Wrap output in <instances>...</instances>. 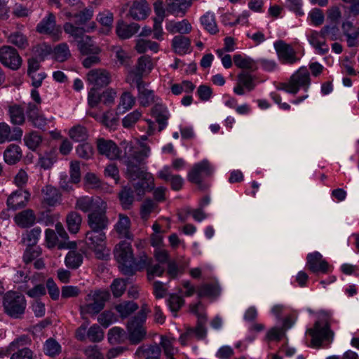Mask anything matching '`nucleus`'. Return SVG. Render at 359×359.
Masks as SVG:
<instances>
[{
  "mask_svg": "<svg viewBox=\"0 0 359 359\" xmlns=\"http://www.w3.org/2000/svg\"><path fill=\"white\" fill-rule=\"evenodd\" d=\"M124 154L121 158L126 166V175L132 180L147 179L149 173L146 172L144 165L150 154V147L144 144L134 146L131 142H121Z\"/></svg>",
  "mask_w": 359,
  "mask_h": 359,
  "instance_id": "1",
  "label": "nucleus"
},
{
  "mask_svg": "<svg viewBox=\"0 0 359 359\" xmlns=\"http://www.w3.org/2000/svg\"><path fill=\"white\" fill-rule=\"evenodd\" d=\"M311 337V344L316 348L322 346L323 342L331 343L334 337V332L330 329V316L326 313H322L320 320L316 321L312 328L306 331Z\"/></svg>",
  "mask_w": 359,
  "mask_h": 359,
  "instance_id": "2",
  "label": "nucleus"
},
{
  "mask_svg": "<svg viewBox=\"0 0 359 359\" xmlns=\"http://www.w3.org/2000/svg\"><path fill=\"white\" fill-rule=\"evenodd\" d=\"M339 34V28L335 24L325 25L320 32L312 31L309 36V41L315 48L318 53L324 55L329 50L325 39H328L331 41H335L338 39Z\"/></svg>",
  "mask_w": 359,
  "mask_h": 359,
  "instance_id": "3",
  "label": "nucleus"
},
{
  "mask_svg": "<svg viewBox=\"0 0 359 359\" xmlns=\"http://www.w3.org/2000/svg\"><path fill=\"white\" fill-rule=\"evenodd\" d=\"M310 84L309 72L306 67H302L290 76L287 82L280 83L278 89L295 95L301 88L307 90Z\"/></svg>",
  "mask_w": 359,
  "mask_h": 359,
  "instance_id": "4",
  "label": "nucleus"
},
{
  "mask_svg": "<svg viewBox=\"0 0 359 359\" xmlns=\"http://www.w3.org/2000/svg\"><path fill=\"white\" fill-rule=\"evenodd\" d=\"M32 344L31 339L25 334L15 339L4 351V355H11L10 359H34V352L26 346Z\"/></svg>",
  "mask_w": 359,
  "mask_h": 359,
  "instance_id": "5",
  "label": "nucleus"
},
{
  "mask_svg": "<svg viewBox=\"0 0 359 359\" xmlns=\"http://www.w3.org/2000/svg\"><path fill=\"white\" fill-rule=\"evenodd\" d=\"M106 233L103 231L90 229L86 233L85 243L87 247L100 259H104L109 256V250L106 249Z\"/></svg>",
  "mask_w": 359,
  "mask_h": 359,
  "instance_id": "6",
  "label": "nucleus"
},
{
  "mask_svg": "<svg viewBox=\"0 0 359 359\" xmlns=\"http://www.w3.org/2000/svg\"><path fill=\"white\" fill-rule=\"evenodd\" d=\"M114 255L120 264V270L126 276L134 275L133 253L130 243L126 241L120 243L114 250Z\"/></svg>",
  "mask_w": 359,
  "mask_h": 359,
  "instance_id": "7",
  "label": "nucleus"
},
{
  "mask_svg": "<svg viewBox=\"0 0 359 359\" xmlns=\"http://www.w3.org/2000/svg\"><path fill=\"white\" fill-rule=\"evenodd\" d=\"M3 306L9 316L18 318L25 312L26 300L23 295L10 291L4 297Z\"/></svg>",
  "mask_w": 359,
  "mask_h": 359,
  "instance_id": "8",
  "label": "nucleus"
},
{
  "mask_svg": "<svg viewBox=\"0 0 359 359\" xmlns=\"http://www.w3.org/2000/svg\"><path fill=\"white\" fill-rule=\"evenodd\" d=\"M109 298V293L104 290L90 292L86 297V304L81 306V312L97 314L104 307L105 302Z\"/></svg>",
  "mask_w": 359,
  "mask_h": 359,
  "instance_id": "9",
  "label": "nucleus"
},
{
  "mask_svg": "<svg viewBox=\"0 0 359 359\" xmlns=\"http://www.w3.org/2000/svg\"><path fill=\"white\" fill-rule=\"evenodd\" d=\"M36 31L40 34L51 36L54 41L60 39L62 31L59 26L56 25L55 17L52 13H49L36 26Z\"/></svg>",
  "mask_w": 359,
  "mask_h": 359,
  "instance_id": "10",
  "label": "nucleus"
},
{
  "mask_svg": "<svg viewBox=\"0 0 359 359\" xmlns=\"http://www.w3.org/2000/svg\"><path fill=\"white\" fill-rule=\"evenodd\" d=\"M153 68L151 57L148 55L140 57L135 68L129 72L126 81L133 85L135 81H142V75L147 71L150 72Z\"/></svg>",
  "mask_w": 359,
  "mask_h": 359,
  "instance_id": "11",
  "label": "nucleus"
},
{
  "mask_svg": "<svg viewBox=\"0 0 359 359\" xmlns=\"http://www.w3.org/2000/svg\"><path fill=\"white\" fill-rule=\"evenodd\" d=\"M76 208L83 212H93L99 210L107 209V203L99 196H83L76 200Z\"/></svg>",
  "mask_w": 359,
  "mask_h": 359,
  "instance_id": "12",
  "label": "nucleus"
},
{
  "mask_svg": "<svg viewBox=\"0 0 359 359\" xmlns=\"http://www.w3.org/2000/svg\"><path fill=\"white\" fill-rule=\"evenodd\" d=\"M144 322L134 318L128 322V339L132 344H137L145 338L147 331L144 327Z\"/></svg>",
  "mask_w": 359,
  "mask_h": 359,
  "instance_id": "13",
  "label": "nucleus"
},
{
  "mask_svg": "<svg viewBox=\"0 0 359 359\" xmlns=\"http://www.w3.org/2000/svg\"><path fill=\"white\" fill-rule=\"evenodd\" d=\"M0 61L4 65L13 70L19 69L22 64V59L18 51L11 46H3L0 48Z\"/></svg>",
  "mask_w": 359,
  "mask_h": 359,
  "instance_id": "14",
  "label": "nucleus"
},
{
  "mask_svg": "<svg viewBox=\"0 0 359 359\" xmlns=\"http://www.w3.org/2000/svg\"><path fill=\"white\" fill-rule=\"evenodd\" d=\"M279 60L283 64L293 65L299 60L294 49L283 41H278L274 43Z\"/></svg>",
  "mask_w": 359,
  "mask_h": 359,
  "instance_id": "15",
  "label": "nucleus"
},
{
  "mask_svg": "<svg viewBox=\"0 0 359 359\" xmlns=\"http://www.w3.org/2000/svg\"><path fill=\"white\" fill-rule=\"evenodd\" d=\"M213 169L207 160H203L195 164L188 174V180L198 185L201 184L205 177L212 173Z\"/></svg>",
  "mask_w": 359,
  "mask_h": 359,
  "instance_id": "16",
  "label": "nucleus"
},
{
  "mask_svg": "<svg viewBox=\"0 0 359 359\" xmlns=\"http://www.w3.org/2000/svg\"><path fill=\"white\" fill-rule=\"evenodd\" d=\"M96 146L100 154L105 156L110 160H116L120 158L121 150L114 142L104 138H98Z\"/></svg>",
  "mask_w": 359,
  "mask_h": 359,
  "instance_id": "17",
  "label": "nucleus"
},
{
  "mask_svg": "<svg viewBox=\"0 0 359 359\" xmlns=\"http://www.w3.org/2000/svg\"><path fill=\"white\" fill-rule=\"evenodd\" d=\"M26 115L28 121L38 129H43L47 125V118L40 113L37 104L29 102L26 107Z\"/></svg>",
  "mask_w": 359,
  "mask_h": 359,
  "instance_id": "18",
  "label": "nucleus"
},
{
  "mask_svg": "<svg viewBox=\"0 0 359 359\" xmlns=\"http://www.w3.org/2000/svg\"><path fill=\"white\" fill-rule=\"evenodd\" d=\"M26 115L28 121L38 129H43L47 125V118L40 113L37 104L29 102L26 107Z\"/></svg>",
  "mask_w": 359,
  "mask_h": 359,
  "instance_id": "19",
  "label": "nucleus"
},
{
  "mask_svg": "<svg viewBox=\"0 0 359 359\" xmlns=\"http://www.w3.org/2000/svg\"><path fill=\"white\" fill-rule=\"evenodd\" d=\"M88 82L93 88H102L108 86L111 79V74L104 69H94L87 74Z\"/></svg>",
  "mask_w": 359,
  "mask_h": 359,
  "instance_id": "20",
  "label": "nucleus"
},
{
  "mask_svg": "<svg viewBox=\"0 0 359 359\" xmlns=\"http://www.w3.org/2000/svg\"><path fill=\"white\" fill-rule=\"evenodd\" d=\"M88 224L91 230L104 231L109 225V219L106 215V209L90 212L88 215Z\"/></svg>",
  "mask_w": 359,
  "mask_h": 359,
  "instance_id": "21",
  "label": "nucleus"
},
{
  "mask_svg": "<svg viewBox=\"0 0 359 359\" xmlns=\"http://www.w3.org/2000/svg\"><path fill=\"white\" fill-rule=\"evenodd\" d=\"M189 260L183 257L172 259L167 264L166 273L171 279H176L182 275L188 267Z\"/></svg>",
  "mask_w": 359,
  "mask_h": 359,
  "instance_id": "22",
  "label": "nucleus"
},
{
  "mask_svg": "<svg viewBox=\"0 0 359 359\" xmlns=\"http://www.w3.org/2000/svg\"><path fill=\"white\" fill-rule=\"evenodd\" d=\"M151 11L147 0H135L130 7L128 15L135 20L146 19Z\"/></svg>",
  "mask_w": 359,
  "mask_h": 359,
  "instance_id": "23",
  "label": "nucleus"
},
{
  "mask_svg": "<svg viewBox=\"0 0 359 359\" xmlns=\"http://www.w3.org/2000/svg\"><path fill=\"white\" fill-rule=\"evenodd\" d=\"M193 0H166L167 13L183 17L192 5Z\"/></svg>",
  "mask_w": 359,
  "mask_h": 359,
  "instance_id": "24",
  "label": "nucleus"
},
{
  "mask_svg": "<svg viewBox=\"0 0 359 359\" xmlns=\"http://www.w3.org/2000/svg\"><path fill=\"white\" fill-rule=\"evenodd\" d=\"M30 194L27 190L19 189L13 192L7 199L6 203L10 209L16 210L24 208L29 201Z\"/></svg>",
  "mask_w": 359,
  "mask_h": 359,
  "instance_id": "25",
  "label": "nucleus"
},
{
  "mask_svg": "<svg viewBox=\"0 0 359 359\" xmlns=\"http://www.w3.org/2000/svg\"><path fill=\"white\" fill-rule=\"evenodd\" d=\"M307 266L313 273L321 272L325 273L328 271V263L323 259L321 254L318 252L309 254L306 257Z\"/></svg>",
  "mask_w": 359,
  "mask_h": 359,
  "instance_id": "26",
  "label": "nucleus"
},
{
  "mask_svg": "<svg viewBox=\"0 0 359 359\" xmlns=\"http://www.w3.org/2000/svg\"><path fill=\"white\" fill-rule=\"evenodd\" d=\"M161 353L162 350L159 345L154 343L139 346L135 353V355L144 359H161Z\"/></svg>",
  "mask_w": 359,
  "mask_h": 359,
  "instance_id": "27",
  "label": "nucleus"
},
{
  "mask_svg": "<svg viewBox=\"0 0 359 359\" xmlns=\"http://www.w3.org/2000/svg\"><path fill=\"white\" fill-rule=\"evenodd\" d=\"M134 83L138 90L137 98L141 106L148 107L155 102L154 91L148 89L143 81H135Z\"/></svg>",
  "mask_w": 359,
  "mask_h": 359,
  "instance_id": "28",
  "label": "nucleus"
},
{
  "mask_svg": "<svg viewBox=\"0 0 359 359\" xmlns=\"http://www.w3.org/2000/svg\"><path fill=\"white\" fill-rule=\"evenodd\" d=\"M22 136V130L18 127L11 130L10 126L6 123H0V144L20 140Z\"/></svg>",
  "mask_w": 359,
  "mask_h": 359,
  "instance_id": "29",
  "label": "nucleus"
},
{
  "mask_svg": "<svg viewBox=\"0 0 359 359\" xmlns=\"http://www.w3.org/2000/svg\"><path fill=\"white\" fill-rule=\"evenodd\" d=\"M94 15V10L93 7L84 8L81 11L72 13L71 12H66L65 16L68 19H74V23L76 25H86L90 21Z\"/></svg>",
  "mask_w": 359,
  "mask_h": 359,
  "instance_id": "30",
  "label": "nucleus"
},
{
  "mask_svg": "<svg viewBox=\"0 0 359 359\" xmlns=\"http://www.w3.org/2000/svg\"><path fill=\"white\" fill-rule=\"evenodd\" d=\"M46 242L48 248H52L57 245L58 249H74L76 247L75 242H58L55 231L50 229H47L45 232Z\"/></svg>",
  "mask_w": 359,
  "mask_h": 359,
  "instance_id": "31",
  "label": "nucleus"
},
{
  "mask_svg": "<svg viewBox=\"0 0 359 359\" xmlns=\"http://www.w3.org/2000/svg\"><path fill=\"white\" fill-rule=\"evenodd\" d=\"M140 28L137 23L127 24L123 21H118L116 27V32L120 39H126L136 34Z\"/></svg>",
  "mask_w": 359,
  "mask_h": 359,
  "instance_id": "32",
  "label": "nucleus"
},
{
  "mask_svg": "<svg viewBox=\"0 0 359 359\" xmlns=\"http://www.w3.org/2000/svg\"><path fill=\"white\" fill-rule=\"evenodd\" d=\"M15 224L20 228H29L36 222V215L31 209H26L18 212L14 217Z\"/></svg>",
  "mask_w": 359,
  "mask_h": 359,
  "instance_id": "33",
  "label": "nucleus"
},
{
  "mask_svg": "<svg viewBox=\"0 0 359 359\" xmlns=\"http://www.w3.org/2000/svg\"><path fill=\"white\" fill-rule=\"evenodd\" d=\"M41 193L43 203L49 206H54L60 203L61 194L55 187L47 185L42 189Z\"/></svg>",
  "mask_w": 359,
  "mask_h": 359,
  "instance_id": "34",
  "label": "nucleus"
},
{
  "mask_svg": "<svg viewBox=\"0 0 359 359\" xmlns=\"http://www.w3.org/2000/svg\"><path fill=\"white\" fill-rule=\"evenodd\" d=\"M78 49L82 55H98L100 52V48L94 43L92 38L86 36L82 40L78 41Z\"/></svg>",
  "mask_w": 359,
  "mask_h": 359,
  "instance_id": "35",
  "label": "nucleus"
},
{
  "mask_svg": "<svg viewBox=\"0 0 359 359\" xmlns=\"http://www.w3.org/2000/svg\"><path fill=\"white\" fill-rule=\"evenodd\" d=\"M8 113L11 122L17 126H21L25 122V109L22 106L18 104L9 105Z\"/></svg>",
  "mask_w": 359,
  "mask_h": 359,
  "instance_id": "36",
  "label": "nucleus"
},
{
  "mask_svg": "<svg viewBox=\"0 0 359 359\" xmlns=\"http://www.w3.org/2000/svg\"><path fill=\"white\" fill-rule=\"evenodd\" d=\"M151 111L156 121L158 123V131H161L167 126V121L170 116L168 111L163 105L156 104L152 108Z\"/></svg>",
  "mask_w": 359,
  "mask_h": 359,
  "instance_id": "37",
  "label": "nucleus"
},
{
  "mask_svg": "<svg viewBox=\"0 0 359 359\" xmlns=\"http://www.w3.org/2000/svg\"><path fill=\"white\" fill-rule=\"evenodd\" d=\"M130 220L128 216L119 215V219L115 225V229L121 238L132 239L133 234L130 231Z\"/></svg>",
  "mask_w": 359,
  "mask_h": 359,
  "instance_id": "38",
  "label": "nucleus"
},
{
  "mask_svg": "<svg viewBox=\"0 0 359 359\" xmlns=\"http://www.w3.org/2000/svg\"><path fill=\"white\" fill-rule=\"evenodd\" d=\"M22 156L20 147L14 144H10L4 153V161L9 165L15 164L21 159Z\"/></svg>",
  "mask_w": 359,
  "mask_h": 359,
  "instance_id": "39",
  "label": "nucleus"
},
{
  "mask_svg": "<svg viewBox=\"0 0 359 359\" xmlns=\"http://www.w3.org/2000/svg\"><path fill=\"white\" fill-rule=\"evenodd\" d=\"M118 198L123 209H130L135 201L133 189L128 186L123 187L118 193Z\"/></svg>",
  "mask_w": 359,
  "mask_h": 359,
  "instance_id": "40",
  "label": "nucleus"
},
{
  "mask_svg": "<svg viewBox=\"0 0 359 359\" xmlns=\"http://www.w3.org/2000/svg\"><path fill=\"white\" fill-rule=\"evenodd\" d=\"M190 45V39L183 35L175 36L172 41V48L179 55L187 53Z\"/></svg>",
  "mask_w": 359,
  "mask_h": 359,
  "instance_id": "41",
  "label": "nucleus"
},
{
  "mask_svg": "<svg viewBox=\"0 0 359 359\" xmlns=\"http://www.w3.org/2000/svg\"><path fill=\"white\" fill-rule=\"evenodd\" d=\"M141 180V181L136 182L133 186V190L140 198L144 195L147 190L151 191L154 189V178L149 173L147 179Z\"/></svg>",
  "mask_w": 359,
  "mask_h": 359,
  "instance_id": "42",
  "label": "nucleus"
},
{
  "mask_svg": "<svg viewBox=\"0 0 359 359\" xmlns=\"http://www.w3.org/2000/svg\"><path fill=\"white\" fill-rule=\"evenodd\" d=\"M200 20L204 29L210 34H216L219 32L213 13L207 12L201 17Z\"/></svg>",
  "mask_w": 359,
  "mask_h": 359,
  "instance_id": "43",
  "label": "nucleus"
},
{
  "mask_svg": "<svg viewBox=\"0 0 359 359\" xmlns=\"http://www.w3.org/2000/svg\"><path fill=\"white\" fill-rule=\"evenodd\" d=\"M64 31L66 34L72 36L77 41L82 40L85 35V28L81 25H76L72 22H66L64 25Z\"/></svg>",
  "mask_w": 359,
  "mask_h": 359,
  "instance_id": "44",
  "label": "nucleus"
},
{
  "mask_svg": "<svg viewBox=\"0 0 359 359\" xmlns=\"http://www.w3.org/2000/svg\"><path fill=\"white\" fill-rule=\"evenodd\" d=\"M206 320V316H199L196 327L187 329V331L191 332V337H196L198 339H203L206 337L207 330L205 327Z\"/></svg>",
  "mask_w": 359,
  "mask_h": 359,
  "instance_id": "45",
  "label": "nucleus"
},
{
  "mask_svg": "<svg viewBox=\"0 0 359 359\" xmlns=\"http://www.w3.org/2000/svg\"><path fill=\"white\" fill-rule=\"evenodd\" d=\"M66 222L68 230L72 233H76L80 229L82 217L78 212H71L67 215Z\"/></svg>",
  "mask_w": 359,
  "mask_h": 359,
  "instance_id": "46",
  "label": "nucleus"
},
{
  "mask_svg": "<svg viewBox=\"0 0 359 359\" xmlns=\"http://www.w3.org/2000/svg\"><path fill=\"white\" fill-rule=\"evenodd\" d=\"M233 62L236 67L241 69H246L255 71L257 69L256 62L249 57H243L240 54L233 55Z\"/></svg>",
  "mask_w": 359,
  "mask_h": 359,
  "instance_id": "47",
  "label": "nucleus"
},
{
  "mask_svg": "<svg viewBox=\"0 0 359 359\" xmlns=\"http://www.w3.org/2000/svg\"><path fill=\"white\" fill-rule=\"evenodd\" d=\"M57 160V154L55 149H50L49 151L45 152L43 155H40L38 165L45 170L52 167Z\"/></svg>",
  "mask_w": 359,
  "mask_h": 359,
  "instance_id": "48",
  "label": "nucleus"
},
{
  "mask_svg": "<svg viewBox=\"0 0 359 359\" xmlns=\"http://www.w3.org/2000/svg\"><path fill=\"white\" fill-rule=\"evenodd\" d=\"M83 255L79 252L71 250L65 257L66 266L72 269L79 268L83 262Z\"/></svg>",
  "mask_w": 359,
  "mask_h": 359,
  "instance_id": "49",
  "label": "nucleus"
},
{
  "mask_svg": "<svg viewBox=\"0 0 359 359\" xmlns=\"http://www.w3.org/2000/svg\"><path fill=\"white\" fill-rule=\"evenodd\" d=\"M135 104V97L129 92H124L120 98L119 104L117 107V111L119 113H123L131 109Z\"/></svg>",
  "mask_w": 359,
  "mask_h": 359,
  "instance_id": "50",
  "label": "nucleus"
},
{
  "mask_svg": "<svg viewBox=\"0 0 359 359\" xmlns=\"http://www.w3.org/2000/svg\"><path fill=\"white\" fill-rule=\"evenodd\" d=\"M24 141L29 149L34 151L41 144L42 142V137L38 133V132L32 131L25 135Z\"/></svg>",
  "mask_w": 359,
  "mask_h": 359,
  "instance_id": "51",
  "label": "nucleus"
},
{
  "mask_svg": "<svg viewBox=\"0 0 359 359\" xmlns=\"http://www.w3.org/2000/svg\"><path fill=\"white\" fill-rule=\"evenodd\" d=\"M107 336L110 344H121L126 339V332L121 327H114L109 330Z\"/></svg>",
  "mask_w": 359,
  "mask_h": 359,
  "instance_id": "52",
  "label": "nucleus"
},
{
  "mask_svg": "<svg viewBox=\"0 0 359 359\" xmlns=\"http://www.w3.org/2000/svg\"><path fill=\"white\" fill-rule=\"evenodd\" d=\"M41 233L39 227H35L30 231H27L22 235V241L27 242V246H36Z\"/></svg>",
  "mask_w": 359,
  "mask_h": 359,
  "instance_id": "53",
  "label": "nucleus"
},
{
  "mask_svg": "<svg viewBox=\"0 0 359 359\" xmlns=\"http://www.w3.org/2000/svg\"><path fill=\"white\" fill-rule=\"evenodd\" d=\"M115 308L121 318H126L138 309V305L134 302H125L116 305Z\"/></svg>",
  "mask_w": 359,
  "mask_h": 359,
  "instance_id": "54",
  "label": "nucleus"
},
{
  "mask_svg": "<svg viewBox=\"0 0 359 359\" xmlns=\"http://www.w3.org/2000/svg\"><path fill=\"white\" fill-rule=\"evenodd\" d=\"M69 135L76 142H84L88 137L87 129L79 125L72 128L69 130Z\"/></svg>",
  "mask_w": 359,
  "mask_h": 359,
  "instance_id": "55",
  "label": "nucleus"
},
{
  "mask_svg": "<svg viewBox=\"0 0 359 359\" xmlns=\"http://www.w3.org/2000/svg\"><path fill=\"white\" fill-rule=\"evenodd\" d=\"M220 290L215 284H204L198 289V296L203 297H217L219 295Z\"/></svg>",
  "mask_w": 359,
  "mask_h": 359,
  "instance_id": "56",
  "label": "nucleus"
},
{
  "mask_svg": "<svg viewBox=\"0 0 359 359\" xmlns=\"http://www.w3.org/2000/svg\"><path fill=\"white\" fill-rule=\"evenodd\" d=\"M55 58L58 62H64L70 56V50L66 43H61L54 48Z\"/></svg>",
  "mask_w": 359,
  "mask_h": 359,
  "instance_id": "57",
  "label": "nucleus"
},
{
  "mask_svg": "<svg viewBox=\"0 0 359 359\" xmlns=\"http://www.w3.org/2000/svg\"><path fill=\"white\" fill-rule=\"evenodd\" d=\"M41 255V249L39 246H27L23 254V262L29 264Z\"/></svg>",
  "mask_w": 359,
  "mask_h": 359,
  "instance_id": "58",
  "label": "nucleus"
},
{
  "mask_svg": "<svg viewBox=\"0 0 359 359\" xmlns=\"http://www.w3.org/2000/svg\"><path fill=\"white\" fill-rule=\"evenodd\" d=\"M161 348H162L165 355L168 359H175V348L172 345V340L167 337L162 336L161 337V342L159 344Z\"/></svg>",
  "mask_w": 359,
  "mask_h": 359,
  "instance_id": "59",
  "label": "nucleus"
},
{
  "mask_svg": "<svg viewBox=\"0 0 359 359\" xmlns=\"http://www.w3.org/2000/svg\"><path fill=\"white\" fill-rule=\"evenodd\" d=\"M88 339L92 342H100L104 338V332L97 324L93 325L87 332Z\"/></svg>",
  "mask_w": 359,
  "mask_h": 359,
  "instance_id": "60",
  "label": "nucleus"
},
{
  "mask_svg": "<svg viewBox=\"0 0 359 359\" xmlns=\"http://www.w3.org/2000/svg\"><path fill=\"white\" fill-rule=\"evenodd\" d=\"M43 350L47 355L53 357L60 353L61 346L55 339L50 338L46 340Z\"/></svg>",
  "mask_w": 359,
  "mask_h": 359,
  "instance_id": "61",
  "label": "nucleus"
},
{
  "mask_svg": "<svg viewBox=\"0 0 359 359\" xmlns=\"http://www.w3.org/2000/svg\"><path fill=\"white\" fill-rule=\"evenodd\" d=\"M96 20L109 32L112 27L114 15L109 11H104L97 15Z\"/></svg>",
  "mask_w": 359,
  "mask_h": 359,
  "instance_id": "62",
  "label": "nucleus"
},
{
  "mask_svg": "<svg viewBox=\"0 0 359 359\" xmlns=\"http://www.w3.org/2000/svg\"><path fill=\"white\" fill-rule=\"evenodd\" d=\"M157 203L150 198H147L141 205V217L147 220L150 214L156 209Z\"/></svg>",
  "mask_w": 359,
  "mask_h": 359,
  "instance_id": "63",
  "label": "nucleus"
},
{
  "mask_svg": "<svg viewBox=\"0 0 359 359\" xmlns=\"http://www.w3.org/2000/svg\"><path fill=\"white\" fill-rule=\"evenodd\" d=\"M86 359H104V355L97 345H90L87 346L84 351Z\"/></svg>",
  "mask_w": 359,
  "mask_h": 359,
  "instance_id": "64",
  "label": "nucleus"
}]
</instances>
